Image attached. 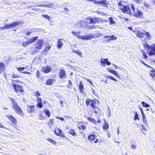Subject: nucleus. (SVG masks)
I'll return each mask as SVG.
<instances>
[{
	"instance_id": "nucleus-1",
	"label": "nucleus",
	"mask_w": 155,
	"mask_h": 155,
	"mask_svg": "<svg viewBox=\"0 0 155 155\" xmlns=\"http://www.w3.org/2000/svg\"><path fill=\"white\" fill-rule=\"evenodd\" d=\"M71 33L75 35V36L78 39H81L83 40H89L92 38H94V36L90 34L89 35H86L85 36H81L80 35V31L76 32L72 31Z\"/></svg>"
},
{
	"instance_id": "nucleus-2",
	"label": "nucleus",
	"mask_w": 155,
	"mask_h": 155,
	"mask_svg": "<svg viewBox=\"0 0 155 155\" xmlns=\"http://www.w3.org/2000/svg\"><path fill=\"white\" fill-rule=\"evenodd\" d=\"M118 5L119 8L123 12L127 14L130 15L131 14L130 8L128 6L124 5L122 3V2H119Z\"/></svg>"
},
{
	"instance_id": "nucleus-3",
	"label": "nucleus",
	"mask_w": 155,
	"mask_h": 155,
	"mask_svg": "<svg viewBox=\"0 0 155 155\" xmlns=\"http://www.w3.org/2000/svg\"><path fill=\"white\" fill-rule=\"evenodd\" d=\"M23 22L22 21H15L9 25L7 24L5 26L3 27H0V29H9L10 28H13L19 25L20 24H22Z\"/></svg>"
},
{
	"instance_id": "nucleus-4",
	"label": "nucleus",
	"mask_w": 155,
	"mask_h": 155,
	"mask_svg": "<svg viewBox=\"0 0 155 155\" xmlns=\"http://www.w3.org/2000/svg\"><path fill=\"white\" fill-rule=\"evenodd\" d=\"M11 84L17 93L18 94L24 91L22 86L14 84L13 82H11Z\"/></svg>"
},
{
	"instance_id": "nucleus-5",
	"label": "nucleus",
	"mask_w": 155,
	"mask_h": 155,
	"mask_svg": "<svg viewBox=\"0 0 155 155\" xmlns=\"http://www.w3.org/2000/svg\"><path fill=\"white\" fill-rule=\"evenodd\" d=\"M38 39V37L35 36L32 37L28 39L26 41L22 43V46L24 47H25L29 44L34 42L36 40Z\"/></svg>"
},
{
	"instance_id": "nucleus-6",
	"label": "nucleus",
	"mask_w": 155,
	"mask_h": 155,
	"mask_svg": "<svg viewBox=\"0 0 155 155\" xmlns=\"http://www.w3.org/2000/svg\"><path fill=\"white\" fill-rule=\"evenodd\" d=\"M44 43V41L41 39H39L36 42L35 45V48L38 49H40L41 48L42 46Z\"/></svg>"
},
{
	"instance_id": "nucleus-7",
	"label": "nucleus",
	"mask_w": 155,
	"mask_h": 155,
	"mask_svg": "<svg viewBox=\"0 0 155 155\" xmlns=\"http://www.w3.org/2000/svg\"><path fill=\"white\" fill-rule=\"evenodd\" d=\"M103 38H108V39L106 40V41H105V43H108L111 40H117V38L114 35L105 36Z\"/></svg>"
},
{
	"instance_id": "nucleus-8",
	"label": "nucleus",
	"mask_w": 155,
	"mask_h": 155,
	"mask_svg": "<svg viewBox=\"0 0 155 155\" xmlns=\"http://www.w3.org/2000/svg\"><path fill=\"white\" fill-rule=\"evenodd\" d=\"M89 1H93L94 4L96 5H107L106 3V0H103L100 1H98V0H90Z\"/></svg>"
},
{
	"instance_id": "nucleus-9",
	"label": "nucleus",
	"mask_w": 155,
	"mask_h": 155,
	"mask_svg": "<svg viewBox=\"0 0 155 155\" xmlns=\"http://www.w3.org/2000/svg\"><path fill=\"white\" fill-rule=\"evenodd\" d=\"M13 109L15 110V112L18 114L22 115L23 114L22 111L19 106L16 104L13 106Z\"/></svg>"
},
{
	"instance_id": "nucleus-10",
	"label": "nucleus",
	"mask_w": 155,
	"mask_h": 155,
	"mask_svg": "<svg viewBox=\"0 0 155 155\" xmlns=\"http://www.w3.org/2000/svg\"><path fill=\"white\" fill-rule=\"evenodd\" d=\"M101 63L102 65L104 67L105 66L106 64L107 65H110L111 64V63L108 61V60L107 58L104 59L103 58H101Z\"/></svg>"
},
{
	"instance_id": "nucleus-11",
	"label": "nucleus",
	"mask_w": 155,
	"mask_h": 155,
	"mask_svg": "<svg viewBox=\"0 0 155 155\" xmlns=\"http://www.w3.org/2000/svg\"><path fill=\"white\" fill-rule=\"evenodd\" d=\"M6 116L13 124H16L17 120L12 115L10 114H7Z\"/></svg>"
},
{
	"instance_id": "nucleus-12",
	"label": "nucleus",
	"mask_w": 155,
	"mask_h": 155,
	"mask_svg": "<svg viewBox=\"0 0 155 155\" xmlns=\"http://www.w3.org/2000/svg\"><path fill=\"white\" fill-rule=\"evenodd\" d=\"M148 54L150 55H155V45L151 46L148 51Z\"/></svg>"
},
{
	"instance_id": "nucleus-13",
	"label": "nucleus",
	"mask_w": 155,
	"mask_h": 155,
	"mask_svg": "<svg viewBox=\"0 0 155 155\" xmlns=\"http://www.w3.org/2000/svg\"><path fill=\"white\" fill-rule=\"evenodd\" d=\"M51 70V67L50 66H47L43 67L42 69V71L45 73H48L50 72Z\"/></svg>"
},
{
	"instance_id": "nucleus-14",
	"label": "nucleus",
	"mask_w": 155,
	"mask_h": 155,
	"mask_svg": "<svg viewBox=\"0 0 155 155\" xmlns=\"http://www.w3.org/2000/svg\"><path fill=\"white\" fill-rule=\"evenodd\" d=\"M76 24L77 25H78L80 27L83 28L84 29L86 26L84 21H80L77 22Z\"/></svg>"
},
{
	"instance_id": "nucleus-15",
	"label": "nucleus",
	"mask_w": 155,
	"mask_h": 155,
	"mask_svg": "<svg viewBox=\"0 0 155 155\" xmlns=\"http://www.w3.org/2000/svg\"><path fill=\"white\" fill-rule=\"evenodd\" d=\"M28 111L29 113H33L35 112V106L33 105H27Z\"/></svg>"
},
{
	"instance_id": "nucleus-16",
	"label": "nucleus",
	"mask_w": 155,
	"mask_h": 155,
	"mask_svg": "<svg viewBox=\"0 0 155 155\" xmlns=\"http://www.w3.org/2000/svg\"><path fill=\"white\" fill-rule=\"evenodd\" d=\"M66 77V74L65 71L64 69H61L59 73V77L62 79L63 78H65Z\"/></svg>"
},
{
	"instance_id": "nucleus-17",
	"label": "nucleus",
	"mask_w": 155,
	"mask_h": 155,
	"mask_svg": "<svg viewBox=\"0 0 155 155\" xmlns=\"http://www.w3.org/2000/svg\"><path fill=\"white\" fill-rule=\"evenodd\" d=\"M135 33L139 38L142 39L145 38V34H144V33H142L139 31H135Z\"/></svg>"
},
{
	"instance_id": "nucleus-18",
	"label": "nucleus",
	"mask_w": 155,
	"mask_h": 155,
	"mask_svg": "<svg viewBox=\"0 0 155 155\" xmlns=\"http://www.w3.org/2000/svg\"><path fill=\"white\" fill-rule=\"evenodd\" d=\"M61 40H63L62 39H58L57 41V46L58 48L60 49L63 46V42L61 41Z\"/></svg>"
},
{
	"instance_id": "nucleus-19",
	"label": "nucleus",
	"mask_w": 155,
	"mask_h": 155,
	"mask_svg": "<svg viewBox=\"0 0 155 155\" xmlns=\"http://www.w3.org/2000/svg\"><path fill=\"white\" fill-rule=\"evenodd\" d=\"M134 13L135 16L137 17H140L143 14V13L141 11L138 10L137 8Z\"/></svg>"
},
{
	"instance_id": "nucleus-20",
	"label": "nucleus",
	"mask_w": 155,
	"mask_h": 155,
	"mask_svg": "<svg viewBox=\"0 0 155 155\" xmlns=\"http://www.w3.org/2000/svg\"><path fill=\"white\" fill-rule=\"evenodd\" d=\"M5 65L4 63L0 62V74L5 70Z\"/></svg>"
},
{
	"instance_id": "nucleus-21",
	"label": "nucleus",
	"mask_w": 155,
	"mask_h": 155,
	"mask_svg": "<svg viewBox=\"0 0 155 155\" xmlns=\"http://www.w3.org/2000/svg\"><path fill=\"white\" fill-rule=\"evenodd\" d=\"M90 22L91 23H95L96 22H100V18H90Z\"/></svg>"
},
{
	"instance_id": "nucleus-22",
	"label": "nucleus",
	"mask_w": 155,
	"mask_h": 155,
	"mask_svg": "<svg viewBox=\"0 0 155 155\" xmlns=\"http://www.w3.org/2000/svg\"><path fill=\"white\" fill-rule=\"evenodd\" d=\"M37 7L43 6L48 8H51L53 6V4L52 3H50L47 5H37Z\"/></svg>"
},
{
	"instance_id": "nucleus-23",
	"label": "nucleus",
	"mask_w": 155,
	"mask_h": 155,
	"mask_svg": "<svg viewBox=\"0 0 155 155\" xmlns=\"http://www.w3.org/2000/svg\"><path fill=\"white\" fill-rule=\"evenodd\" d=\"M55 82V80L53 79H48L46 82V84L48 85H51L53 83Z\"/></svg>"
},
{
	"instance_id": "nucleus-24",
	"label": "nucleus",
	"mask_w": 155,
	"mask_h": 155,
	"mask_svg": "<svg viewBox=\"0 0 155 155\" xmlns=\"http://www.w3.org/2000/svg\"><path fill=\"white\" fill-rule=\"evenodd\" d=\"M108 71L110 72L113 74L116 77L119 78L120 76H119L118 74H117V72L114 70H113L112 69H110V70H108Z\"/></svg>"
},
{
	"instance_id": "nucleus-25",
	"label": "nucleus",
	"mask_w": 155,
	"mask_h": 155,
	"mask_svg": "<svg viewBox=\"0 0 155 155\" xmlns=\"http://www.w3.org/2000/svg\"><path fill=\"white\" fill-rule=\"evenodd\" d=\"M92 101H91L90 106L93 109L95 110V108H96V107L95 106L96 103V101L95 100H92Z\"/></svg>"
},
{
	"instance_id": "nucleus-26",
	"label": "nucleus",
	"mask_w": 155,
	"mask_h": 155,
	"mask_svg": "<svg viewBox=\"0 0 155 155\" xmlns=\"http://www.w3.org/2000/svg\"><path fill=\"white\" fill-rule=\"evenodd\" d=\"M79 87V89L80 90L82 94L83 93V90L84 89V85L81 81H80Z\"/></svg>"
},
{
	"instance_id": "nucleus-27",
	"label": "nucleus",
	"mask_w": 155,
	"mask_h": 155,
	"mask_svg": "<svg viewBox=\"0 0 155 155\" xmlns=\"http://www.w3.org/2000/svg\"><path fill=\"white\" fill-rule=\"evenodd\" d=\"M43 114L42 112H41L39 113L38 115V118L39 119L43 120H44V116L43 115Z\"/></svg>"
},
{
	"instance_id": "nucleus-28",
	"label": "nucleus",
	"mask_w": 155,
	"mask_h": 155,
	"mask_svg": "<svg viewBox=\"0 0 155 155\" xmlns=\"http://www.w3.org/2000/svg\"><path fill=\"white\" fill-rule=\"evenodd\" d=\"M68 133L72 135L73 136H75L76 135V133L75 132L74 130L72 129H70L68 132Z\"/></svg>"
},
{
	"instance_id": "nucleus-29",
	"label": "nucleus",
	"mask_w": 155,
	"mask_h": 155,
	"mask_svg": "<svg viewBox=\"0 0 155 155\" xmlns=\"http://www.w3.org/2000/svg\"><path fill=\"white\" fill-rule=\"evenodd\" d=\"M95 138V136L94 134L90 135L88 137V139L90 141H92L94 140Z\"/></svg>"
},
{
	"instance_id": "nucleus-30",
	"label": "nucleus",
	"mask_w": 155,
	"mask_h": 155,
	"mask_svg": "<svg viewBox=\"0 0 155 155\" xmlns=\"http://www.w3.org/2000/svg\"><path fill=\"white\" fill-rule=\"evenodd\" d=\"M143 46L144 48H146L148 49V51L149 50L150 47L151 46H150L147 43L145 42V43H143Z\"/></svg>"
},
{
	"instance_id": "nucleus-31",
	"label": "nucleus",
	"mask_w": 155,
	"mask_h": 155,
	"mask_svg": "<svg viewBox=\"0 0 155 155\" xmlns=\"http://www.w3.org/2000/svg\"><path fill=\"white\" fill-rule=\"evenodd\" d=\"M87 120L90 121V122L95 124H96L97 121L94 119V118H92L91 117H88L87 118Z\"/></svg>"
},
{
	"instance_id": "nucleus-32",
	"label": "nucleus",
	"mask_w": 155,
	"mask_h": 155,
	"mask_svg": "<svg viewBox=\"0 0 155 155\" xmlns=\"http://www.w3.org/2000/svg\"><path fill=\"white\" fill-rule=\"evenodd\" d=\"M92 101V99H86L85 102L87 106H88L89 105H90V104H91V101Z\"/></svg>"
},
{
	"instance_id": "nucleus-33",
	"label": "nucleus",
	"mask_w": 155,
	"mask_h": 155,
	"mask_svg": "<svg viewBox=\"0 0 155 155\" xmlns=\"http://www.w3.org/2000/svg\"><path fill=\"white\" fill-rule=\"evenodd\" d=\"M109 21L110 25L114 24H116V22L113 20L112 18H109Z\"/></svg>"
},
{
	"instance_id": "nucleus-34",
	"label": "nucleus",
	"mask_w": 155,
	"mask_h": 155,
	"mask_svg": "<svg viewBox=\"0 0 155 155\" xmlns=\"http://www.w3.org/2000/svg\"><path fill=\"white\" fill-rule=\"evenodd\" d=\"M61 130V129L59 128H57L55 129L54 132L56 135L58 136Z\"/></svg>"
},
{
	"instance_id": "nucleus-35",
	"label": "nucleus",
	"mask_w": 155,
	"mask_h": 155,
	"mask_svg": "<svg viewBox=\"0 0 155 155\" xmlns=\"http://www.w3.org/2000/svg\"><path fill=\"white\" fill-rule=\"evenodd\" d=\"M141 104H142V106L143 107H145L147 108L149 107L150 105L149 104L146 103L144 101H142L141 102Z\"/></svg>"
},
{
	"instance_id": "nucleus-36",
	"label": "nucleus",
	"mask_w": 155,
	"mask_h": 155,
	"mask_svg": "<svg viewBox=\"0 0 155 155\" xmlns=\"http://www.w3.org/2000/svg\"><path fill=\"white\" fill-rule=\"evenodd\" d=\"M141 52L142 53L143 58L144 59H146L147 58V56L145 52L143 50H141Z\"/></svg>"
},
{
	"instance_id": "nucleus-37",
	"label": "nucleus",
	"mask_w": 155,
	"mask_h": 155,
	"mask_svg": "<svg viewBox=\"0 0 155 155\" xmlns=\"http://www.w3.org/2000/svg\"><path fill=\"white\" fill-rule=\"evenodd\" d=\"M105 124L103 126V128L104 129H106L108 128L109 124L106 122L105 120L104 121Z\"/></svg>"
},
{
	"instance_id": "nucleus-38",
	"label": "nucleus",
	"mask_w": 155,
	"mask_h": 155,
	"mask_svg": "<svg viewBox=\"0 0 155 155\" xmlns=\"http://www.w3.org/2000/svg\"><path fill=\"white\" fill-rule=\"evenodd\" d=\"M45 113L49 117H50V114L49 111L47 109L45 110L44 111Z\"/></svg>"
},
{
	"instance_id": "nucleus-39",
	"label": "nucleus",
	"mask_w": 155,
	"mask_h": 155,
	"mask_svg": "<svg viewBox=\"0 0 155 155\" xmlns=\"http://www.w3.org/2000/svg\"><path fill=\"white\" fill-rule=\"evenodd\" d=\"M73 51L75 53L77 54L78 55H79L80 57H82V56L81 55L82 53L81 52L79 51Z\"/></svg>"
},
{
	"instance_id": "nucleus-40",
	"label": "nucleus",
	"mask_w": 155,
	"mask_h": 155,
	"mask_svg": "<svg viewBox=\"0 0 155 155\" xmlns=\"http://www.w3.org/2000/svg\"><path fill=\"white\" fill-rule=\"evenodd\" d=\"M105 78H109L114 81H117V80L115 78L109 75L106 76Z\"/></svg>"
},
{
	"instance_id": "nucleus-41",
	"label": "nucleus",
	"mask_w": 155,
	"mask_h": 155,
	"mask_svg": "<svg viewBox=\"0 0 155 155\" xmlns=\"http://www.w3.org/2000/svg\"><path fill=\"white\" fill-rule=\"evenodd\" d=\"M11 102L13 106L17 104V103L15 102V100L12 98H10Z\"/></svg>"
},
{
	"instance_id": "nucleus-42",
	"label": "nucleus",
	"mask_w": 155,
	"mask_h": 155,
	"mask_svg": "<svg viewBox=\"0 0 155 155\" xmlns=\"http://www.w3.org/2000/svg\"><path fill=\"white\" fill-rule=\"evenodd\" d=\"M135 114L134 115V120H139V118L138 117V114L137 113V112L136 111L135 112Z\"/></svg>"
},
{
	"instance_id": "nucleus-43",
	"label": "nucleus",
	"mask_w": 155,
	"mask_h": 155,
	"mask_svg": "<svg viewBox=\"0 0 155 155\" xmlns=\"http://www.w3.org/2000/svg\"><path fill=\"white\" fill-rule=\"evenodd\" d=\"M107 116L108 117H110L111 116V110L109 107H107Z\"/></svg>"
},
{
	"instance_id": "nucleus-44",
	"label": "nucleus",
	"mask_w": 155,
	"mask_h": 155,
	"mask_svg": "<svg viewBox=\"0 0 155 155\" xmlns=\"http://www.w3.org/2000/svg\"><path fill=\"white\" fill-rule=\"evenodd\" d=\"M58 136H59L60 137L63 138L65 137V136L64 134L63 133V132L61 130V131L59 133Z\"/></svg>"
},
{
	"instance_id": "nucleus-45",
	"label": "nucleus",
	"mask_w": 155,
	"mask_h": 155,
	"mask_svg": "<svg viewBox=\"0 0 155 155\" xmlns=\"http://www.w3.org/2000/svg\"><path fill=\"white\" fill-rule=\"evenodd\" d=\"M131 149L134 150H135L137 147V146L134 143H132L130 146Z\"/></svg>"
},
{
	"instance_id": "nucleus-46",
	"label": "nucleus",
	"mask_w": 155,
	"mask_h": 155,
	"mask_svg": "<svg viewBox=\"0 0 155 155\" xmlns=\"http://www.w3.org/2000/svg\"><path fill=\"white\" fill-rule=\"evenodd\" d=\"M84 21L85 23H86V25L88 24H91V22H90V18H88L86 20Z\"/></svg>"
},
{
	"instance_id": "nucleus-47",
	"label": "nucleus",
	"mask_w": 155,
	"mask_h": 155,
	"mask_svg": "<svg viewBox=\"0 0 155 155\" xmlns=\"http://www.w3.org/2000/svg\"><path fill=\"white\" fill-rule=\"evenodd\" d=\"M53 119H50V122H48L47 124L50 126L52 125H53Z\"/></svg>"
},
{
	"instance_id": "nucleus-48",
	"label": "nucleus",
	"mask_w": 155,
	"mask_h": 155,
	"mask_svg": "<svg viewBox=\"0 0 155 155\" xmlns=\"http://www.w3.org/2000/svg\"><path fill=\"white\" fill-rule=\"evenodd\" d=\"M150 75L153 78L155 77V71H152L150 73Z\"/></svg>"
},
{
	"instance_id": "nucleus-49",
	"label": "nucleus",
	"mask_w": 155,
	"mask_h": 155,
	"mask_svg": "<svg viewBox=\"0 0 155 155\" xmlns=\"http://www.w3.org/2000/svg\"><path fill=\"white\" fill-rule=\"evenodd\" d=\"M47 139L48 141H50L53 144H55L56 143L55 141L51 139V138H48Z\"/></svg>"
},
{
	"instance_id": "nucleus-50",
	"label": "nucleus",
	"mask_w": 155,
	"mask_h": 155,
	"mask_svg": "<svg viewBox=\"0 0 155 155\" xmlns=\"http://www.w3.org/2000/svg\"><path fill=\"white\" fill-rule=\"evenodd\" d=\"M85 29L90 30L92 29V26H86V28H85Z\"/></svg>"
},
{
	"instance_id": "nucleus-51",
	"label": "nucleus",
	"mask_w": 155,
	"mask_h": 155,
	"mask_svg": "<svg viewBox=\"0 0 155 155\" xmlns=\"http://www.w3.org/2000/svg\"><path fill=\"white\" fill-rule=\"evenodd\" d=\"M35 94L37 97H38V96L41 95V94L38 91H36L35 92Z\"/></svg>"
},
{
	"instance_id": "nucleus-52",
	"label": "nucleus",
	"mask_w": 155,
	"mask_h": 155,
	"mask_svg": "<svg viewBox=\"0 0 155 155\" xmlns=\"http://www.w3.org/2000/svg\"><path fill=\"white\" fill-rule=\"evenodd\" d=\"M144 34H145V35L146 37L148 38L150 37V34L148 32L144 31Z\"/></svg>"
},
{
	"instance_id": "nucleus-53",
	"label": "nucleus",
	"mask_w": 155,
	"mask_h": 155,
	"mask_svg": "<svg viewBox=\"0 0 155 155\" xmlns=\"http://www.w3.org/2000/svg\"><path fill=\"white\" fill-rule=\"evenodd\" d=\"M68 82L69 83V84L68 85V88H71L72 87V84L71 83V81L70 80H69Z\"/></svg>"
},
{
	"instance_id": "nucleus-54",
	"label": "nucleus",
	"mask_w": 155,
	"mask_h": 155,
	"mask_svg": "<svg viewBox=\"0 0 155 155\" xmlns=\"http://www.w3.org/2000/svg\"><path fill=\"white\" fill-rule=\"evenodd\" d=\"M51 46H47L45 47V51L46 52H47L48 50H49L50 48H51Z\"/></svg>"
},
{
	"instance_id": "nucleus-55",
	"label": "nucleus",
	"mask_w": 155,
	"mask_h": 155,
	"mask_svg": "<svg viewBox=\"0 0 155 155\" xmlns=\"http://www.w3.org/2000/svg\"><path fill=\"white\" fill-rule=\"evenodd\" d=\"M37 105V106L40 108H41L43 106L42 102H38Z\"/></svg>"
},
{
	"instance_id": "nucleus-56",
	"label": "nucleus",
	"mask_w": 155,
	"mask_h": 155,
	"mask_svg": "<svg viewBox=\"0 0 155 155\" xmlns=\"http://www.w3.org/2000/svg\"><path fill=\"white\" fill-rule=\"evenodd\" d=\"M25 69L24 67H18L17 68V70L18 71H21L24 70Z\"/></svg>"
},
{
	"instance_id": "nucleus-57",
	"label": "nucleus",
	"mask_w": 155,
	"mask_h": 155,
	"mask_svg": "<svg viewBox=\"0 0 155 155\" xmlns=\"http://www.w3.org/2000/svg\"><path fill=\"white\" fill-rule=\"evenodd\" d=\"M86 80L87 81V82L90 83L91 85H93V83L91 80L88 78H86Z\"/></svg>"
},
{
	"instance_id": "nucleus-58",
	"label": "nucleus",
	"mask_w": 155,
	"mask_h": 155,
	"mask_svg": "<svg viewBox=\"0 0 155 155\" xmlns=\"http://www.w3.org/2000/svg\"><path fill=\"white\" fill-rule=\"evenodd\" d=\"M98 29V28H101L99 27V26L98 25H94L92 26V29Z\"/></svg>"
},
{
	"instance_id": "nucleus-59",
	"label": "nucleus",
	"mask_w": 155,
	"mask_h": 155,
	"mask_svg": "<svg viewBox=\"0 0 155 155\" xmlns=\"http://www.w3.org/2000/svg\"><path fill=\"white\" fill-rule=\"evenodd\" d=\"M42 16L46 19H49L50 18L49 16L47 15H42Z\"/></svg>"
},
{
	"instance_id": "nucleus-60",
	"label": "nucleus",
	"mask_w": 155,
	"mask_h": 155,
	"mask_svg": "<svg viewBox=\"0 0 155 155\" xmlns=\"http://www.w3.org/2000/svg\"><path fill=\"white\" fill-rule=\"evenodd\" d=\"M12 80V82H14V84H15V83H20L21 82V81L19 80H13L12 79H11Z\"/></svg>"
},
{
	"instance_id": "nucleus-61",
	"label": "nucleus",
	"mask_w": 155,
	"mask_h": 155,
	"mask_svg": "<svg viewBox=\"0 0 155 155\" xmlns=\"http://www.w3.org/2000/svg\"><path fill=\"white\" fill-rule=\"evenodd\" d=\"M131 8L132 10L134 12V11H136V9H135L134 6L132 4L131 5Z\"/></svg>"
},
{
	"instance_id": "nucleus-62",
	"label": "nucleus",
	"mask_w": 155,
	"mask_h": 155,
	"mask_svg": "<svg viewBox=\"0 0 155 155\" xmlns=\"http://www.w3.org/2000/svg\"><path fill=\"white\" fill-rule=\"evenodd\" d=\"M136 2L138 4H141L143 3V1L142 0H137Z\"/></svg>"
},
{
	"instance_id": "nucleus-63",
	"label": "nucleus",
	"mask_w": 155,
	"mask_h": 155,
	"mask_svg": "<svg viewBox=\"0 0 155 155\" xmlns=\"http://www.w3.org/2000/svg\"><path fill=\"white\" fill-rule=\"evenodd\" d=\"M36 77L37 78H39V74H40L39 71L38 70L37 71V72L36 73Z\"/></svg>"
},
{
	"instance_id": "nucleus-64",
	"label": "nucleus",
	"mask_w": 155,
	"mask_h": 155,
	"mask_svg": "<svg viewBox=\"0 0 155 155\" xmlns=\"http://www.w3.org/2000/svg\"><path fill=\"white\" fill-rule=\"evenodd\" d=\"M12 77L13 78H18L19 77V76L14 74H12Z\"/></svg>"
}]
</instances>
